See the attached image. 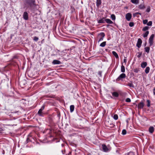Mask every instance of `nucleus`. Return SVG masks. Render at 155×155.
<instances>
[{
    "mask_svg": "<svg viewBox=\"0 0 155 155\" xmlns=\"http://www.w3.org/2000/svg\"><path fill=\"white\" fill-rule=\"evenodd\" d=\"M154 35L152 34L150 36L149 39V42L150 46H151L153 43Z\"/></svg>",
    "mask_w": 155,
    "mask_h": 155,
    "instance_id": "f257e3e1",
    "label": "nucleus"
},
{
    "mask_svg": "<svg viewBox=\"0 0 155 155\" xmlns=\"http://www.w3.org/2000/svg\"><path fill=\"white\" fill-rule=\"evenodd\" d=\"M142 43V41L140 38H139L136 45L138 48H140L141 47Z\"/></svg>",
    "mask_w": 155,
    "mask_h": 155,
    "instance_id": "f03ea898",
    "label": "nucleus"
},
{
    "mask_svg": "<svg viewBox=\"0 0 155 155\" xmlns=\"http://www.w3.org/2000/svg\"><path fill=\"white\" fill-rule=\"evenodd\" d=\"M105 36V34L104 33H101L99 35V37H100V38L99 39L98 41H102L103 38Z\"/></svg>",
    "mask_w": 155,
    "mask_h": 155,
    "instance_id": "7ed1b4c3",
    "label": "nucleus"
},
{
    "mask_svg": "<svg viewBox=\"0 0 155 155\" xmlns=\"http://www.w3.org/2000/svg\"><path fill=\"white\" fill-rule=\"evenodd\" d=\"M132 17L131 14L128 13H127L126 16V18L128 21L130 20Z\"/></svg>",
    "mask_w": 155,
    "mask_h": 155,
    "instance_id": "20e7f679",
    "label": "nucleus"
},
{
    "mask_svg": "<svg viewBox=\"0 0 155 155\" xmlns=\"http://www.w3.org/2000/svg\"><path fill=\"white\" fill-rule=\"evenodd\" d=\"M23 17L24 19L27 20L28 19V14L26 12H25L23 15Z\"/></svg>",
    "mask_w": 155,
    "mask_h": 155,
    "instance_id": "39448f33",
    "label": "nucleus"
},
{
    "mask_svg": "<svg viewBox=\"0 0 155 155\" xmlns=\"http://www.w3.org/2000/svg\"><path fill=\"white\" fill-rule=\"evenodd\" d=\"M125 77H126L125 74L124 73H122V74H121L117 78V79L119 80L120 79L124 78H125Z\"/></svg>",
    "mask_w": 155,
    "mask_h": 155,
    "instance_id": "423d86ee",
    "label": "nucleus"
},
{
    "mask_svg": "<svg viewBox=\"0 0 155 155\" xmlns=\"http://www.w3.org/2000/svg\"><path fill=\"white\" fill-rule=\"evenodd\" d=\"M44 106H43L41 107V108L39 110L38 114H39L40 116H42V111L44 110Z\"/></svg>",
    "mask_w": 155,
    "mask_h": 155,
    "instance_id": "0eeeda50",
    "label": "nucleus"
},
{
    "mask_svg": "<svg viewBox=\"0 0 155 155\" xmlns=\"http://www.w3.org/2000/svg\"><path fill=\"white\" fill-rule=\"evenodd\" d=\"M102 146L103 150L104 152H107L109 150L105 145L103 144L102 145Z\"/></svg>",
    "mask_w": 155,
    "mask_h": 155,
    "instance_id": "6e6552de",
    "label": "nucleus"
},
{
    "mask_svg": "<svg viewBox=\"0 0 155 155\" xmlns=\"http://www.w3.org/2000/svg\"><path fill=\"white\" fill-rule=\"evenodd\" d=\"M52 64H61V62L58 60H55L53 61Z\"/></svg>",
    "mask_w": 155,
    "mask_h": 155,
    "instance_id": "1a4fd4ad",
    "label": "nucleus"
},
{
    "mask_svg": "<svg viewBox=\"0 0 155 155\" xmlns=\"http://www.w3.org/2000/svg\"><path fill=\"white\" fill-rule=\"evenodd\" d=\"M144 105V104L143 103H140L138 105V107L140 109L142 108L143 107Z\"/></svg>",
    "mask_w": 155,
    "mask_h": 155,
    "instance_id": "9d476101",
    "label": "nucleus"
},
{
    "mask_svg": "<svg viewBox=\"0 0 155 155\" xmlns=\"http://www.w3.org/2000/svg\"><path fill=\"white\" fill-rule=\"evenodd\" d=\"M132 3L134 4H137L139 3V0H131Z\"/></svg>",
    "mask_w": 155,
    "mask_h": 155,
    "instance_id": "9b49d317",
    "label": "nucleus"
},
{
    "mask_svg": "<svg viewBox=\"0 0 155 155\" xmlns=\"http://www.w3.org/2000/svg\"><path fill=\"white\" fill-rule=\"evenodd\" d=\"M147 63L146 62H143L141 64V66L142 68H145L147 65Z\"/></svg>",
    "mask_w": 155,
    "mask_h": 155,
    "instance_id": "f8f14e48",
    "label": "nucleus"
},
{
    "mask_svg": "<svg viewBox=\"0 0 155 155\" xmlns=\"http://www.w3.org/2000/svg\"><path fill=\"white\" fill-rule=\"evenodd\" d=\"M105 21V19L104 18H103L99 20L98 21V22L99 23H104Z\"/></svg>",
    "mask_w": 155,
    "mask_h": 155,
    "instance_id": "ddd939ff",
    "label": "nucleus"
},
{
    "mask_svg": "<svg viewBox=\"0 0 155 155\" xmlns=\"http://www.w3.org/2000/svg\"><path fill=\"white\" fill-rule=\"evenodd\" d=\"M105 21L106 22L109 24H112L113 22L110 19H105Z\"/></svg>",
    "mask_w": 155,
    "mask_h": 155,
    "instance_id": "4468645a",
    "label": "nucleus"
},
{
    "mask_svg": "<svg viewBox=\"0 0 155 155\" xmlns=\"http://www.w3.org/2000/svg\"><path fill=\"white\" fill-rule=\"evenodd\" d=\"M112 95L115 97H117L118 96L119 94H118L116 92H114L112 93Z\"/></svg>",
    "mask_w": 155,
    "mask_h": 155,
    "instance_id": "2eb2a0df",
    "label": "nucleus"
},
{
    "mask_svg": "<svg viewBox=\"0 0 155 155\" xmlns=\"http://www.w3.org/2000/svg\"><path fill=\"white\" fill-rule=\"evenodd\" d=\"M149 131L151 133H152L154 131V128L153 127H150L149 128Z\"/></svg>",
    "mask_w": 155,
    "mask_h": 155,
    "instance_id": "dca6fc26",
    "label": "nucleus"
},
{
    "mask_svg": "<svg viewBox=\"0 0 155 155\" xmlns=\"http://www.w3.org/2000/svg\"><path fill=\"white\" fill-rule=\"evenodd\" d=\"M74 107L73 105H71L70 106V110L71 112H72L74 110Z\"/></svg>",
    "mask_w": 155,
    "mask_h": 155,
    "instance_id": "f3484780",
    "label": "nucleus"
},
{
    "mask_svg": "<svg viewBox=\"0 0 155 155\" xmlns=\"http://www.w3.org/2000/svg\"><path fill=\"white\" fill-rule=\"evenodd\" d=\"M145 51L147 53H148L149 52L150 48L149 47H145L144 48Z\"/></svg>",
    "mask_w": 155,
    "mask_h": 155,
    "instance_id": "a211bd4d",
    "label": "nucleus"
},
{
    "mask_svg": "<svg viewBox=\"0 0 155 155\" xmlns=\"http://www.w3.org/2000/svg\"><path fill=\"white\" fill-rule=\"evenodd\" d=\"M139 8L140 9H143L145 8L144 4H141L139 5Z\"/></svg>",
    "mask_w": 155,
    "mask_h": 155,
    "instance_id": "6ab92c4d",
    "label": "nucleus"
},
{
    "mask_svg": "<svg viewBox=\"0 0 155 155\" xmlns=\"http://www.w3.org/2000/svg\"><path fill=\"white\" fill-rule=\"evenodd\" d=\"M101 0H97V2H96V4L97 6H98L100 5H101Z\"/></svg>",
    "mask_w": 155,
    "mask_h": 155,
    "instance_id": "aec40b11",
    "label": "nucleus"
},
{
    "mask_svg": "<svg viewBox=\"0 0 155 155\" xmlns=\"http://www.w3.org/2000/svg\"><path fill=\"white\" fill-rule=\"evenodd\" d=\"M150 68L149 67H147L146 68L145 70V72L146 74H147L149 72Z\"/></svg>",
    "mask_w": 155,
    "mask_h": 155,
    "instance_id": "412c9836",
    "label": "nucleus"
},
{
    "mask_svg": "<svg viewBox=\"0 0 155 155\" xmlns=\"http://www.w3.org/2000/svg\"><path fill=\"white\" fill-rule=\"evenodd\" d=\"M121 71L122 72H124L125 71V67L123 65L121 66Z\"/></svg>",
    "mask_w": 155,
    "mask_h": 155,
    "instance_id": "4be33fe9",
    "label": "nucleus"
},
{
    "mask_svg": "<svg viewBox=\"0 0 155 155\" xmlns=\"http://www.w3.org/2000/svg\"><path fill=\"white\" fill-rule=\"evenodd\" d=\"M112 53L113 54L115 57L116 58H118V56L117 54L114 51H112Z\"/></svg>",
    "mask_w": 155,
    "mask_h": 155,
    "instance_id": "5701e85b",
    "label": "nucleus"
},
{
    "mask_svg": "<svg viewBox=\"0 0 155 155\" xmlns=\"http://www.w3.org/2000/svg\"><path fill=\"white\" fill-rule=\"evenodd\" d=\"M106 44V42L104 41L100 45V46L101 47H104Z\"/></svg>",
    "mask_w": 155,
    "mask_h": 155,
    "instance_id": "b1692460",
    "label": "nucleus"
},
{
    "mask_svg": "<svg viewBox=\"0 0 155 155\" xmlns=\"http://www.w3.org/2000/svg\"><path fill=\"white\" fill-rule=\"evenodd\" d=\"M149 32L148 31H147L143 35V36L144 38L147 37L148 35Z\"/></svg>",
    "mask_w": 155,
    "mask_h": 155,
    "instance_id": "393cba45",
    "label": "nucleus"
},
{
    "mask_svg": "<svg viewBox=\"0 0 155 155\" xmlns=\"http://www.w3.org/2000/svg\"><path fill=\"white\" fill-rule=\"evenodd\" d=\"M149 27H148L145 26L143 28L142 30L144 31L148 30L149 29Z\"/></svg>",
    "mask_w": 155,
    "mask_h": 155,
    "instance_id": "a878e982",
    "label": "nucleus"
},
{
    "mask_svg": "<svg viewBox=\"0 0 155 155\" xmlns=\"http://www.w3.org/2000/svg\"><path fill=\"white\" fill-rule=\"evenodd\" d=\"M113 118L115 120H117L118 118V116L117 114L114 115Z\"/></svg>",
    "mask_w": 155,
    "mask_h": 155,
    "instance_id": "bb28decb",
    "label": "nucleus"
},
{
    "mask_svg": "<svg viewBox=\"0 0 155 155\" xmlns=\"http://www.w3.org/2000/svg\"><path fill=\"white\" fill-rule=\"evenodd\" d=\"M111 18L113 20H114L115 19V16L114 15L112 14L111 15Z\"/></svg>",
    "mask_w": 155,
    "mask_h": 155,
    "instance_id": "cd10ccee",
    "label": "nucleus"
},
{
    "mask_svg": "<svg viewBox=\"0 0 155 155\" xmlns=\"http://www.w3.org/2000/svg\"><path fill=\"white\" fill-rule=\"evenodd\" d=\"M127 131L125 129H124L122 131V134L124 135L126 134Z\"/></svg>",
    "mask_w": 155,
    "mask_h": 155,
    "instance_id": "c85d7f7f",
    "label": "nucleus"
},
{
    "mask_svg": "<svg viewBox=\"0 0 155 155\" xmlns=\"http://www.w3.org/2000/svg\"><path fill=\"white\" fill-rule=\"evenodd\" d=\"M147 106L149 107L150 106V101L149 100H147Z\"/></svg>",
    "mask_w": 155,
    "mask_h": 155,
    "instance_id": "c756f323",
    "label": "nucleus"
},
{
    "mask_svg": "<svg viewBox=\"0 0 155 155\" xmlns=\"http://www.w3.org/2000/svg\"><path fill=\"white\" fill-rule=\"evenodd\" d=\"M152 22L151 21H149L148 23H147V25L148 26H151L152 25Z\"/></svg>",
    "mask_w": 155,
    "mask_h": 155,
    "instance_id": "7c9ffc66",
    "label": "nucleus"
},
{
    "mask_svg": "<svg viewBox=\"0 0 155 155\" xmlns=\"http://www.w3.org/2000/svg\"><path fill=\"white\" fill-rule=\"evenodd\" d=\"M128 85L130 87H134V86L132 83H129L128 84Z\"/></svg>",
    "mask_w": 155,
    "mask_h": 155,
    "instance_id": "2f4dec72",
    "label": "nucleus"
},
{
    "mask_svg": "<svg viewBox=\"0 0 155 155\" xmlns=\"http://www.w3.org/2000/svg\"><path fill=\"white\" fill-rule=\"evenodd\" d=\"M129 25L130 27H132L134 26V23L133 22H131L129 24Z\"/></svg>",
    "mask_w": 155,
    "mask_h": 155,
    "instance_id": "473e14b6",
    "label": "nucleus"
},
{
    "mask_svg": "<svg viewBox=\"0 0 155 155\" xmlns=\"http://www.w3.org/2000/svg\"><path fill=\"white\" fill-rule=\"evenodd\" d=\"M33 40L35 41H37L38 40V37L35 36L34 37Z\"/></svg>",
    "mask_w": 155,
    "mask_h": 155,
    "instance_id": "72a5a7b5",
    "label": "nucleus"
},
{
    "mask_svg": "<svg viewBox=\"0 0 155 155\" xmlns=\"http://www.w3.org/2000/svg\"><path fill=\"white\" fill-rule=\"evenodd\" d=\"M138 71L139 70L137 68H135L134 70V72L136 73H138Z\"/></svg>",
    "mask_w": 155,
    "mask_h": 155,
    "instance_id": "f704fd0d",
    "label": "nucleus"
},
{
    "mask_svg": "<svg viewBox=\"0 0 155 155\" xmlns=\"http://www.w3.org/2000/svg\"><path fill=\"white\" fill-rule=\"evenodd\" d=\"M126 101L127 102H130V99L129 98H127L126 100Z\"/></svg>",
    "mask_w": 155,
    "mask_h": 155,
    "instance_id": "c9c22d12",
    "label": "nucleus"
},
{
    "mask_svg": "<svg viewBox=\"0 0 155 155\" xmlns=\"http://www.w3.org/2000/svg\"><path fill=\"white\" fill-rule=\"evenodd\" d=\"M150 7H148L147 9H146V12H150Z\"/></svg>",
    "mask_w": 155,
    "mask_h": 155,
    "instance_id": "e433bc0d",
    "label": "nucleus"
},
{
    "mask_svg": "<svg viewBox=\"0 0 155 155\" xmlns=\"http://www.w3.org/2000/svg\"><path fill=\"white\" fill-rule=\"evenodd\" d=\"M148 22V21L147 20H144L143 21V23L144 24H146L147 22Z\"/></svg>",
    "mask_w": 155,
    "mask_h": 155,
    "instance_id": "4c0bfd02",
    "label": "nucleus"
},
{
    "mask_svg": "<svg viewBox=\"0 0 155 155\" xmlns=\"http://www.w3.org/2000/svg\"><path fill=\"white\" fill-rule=\"evenodd\" d=\"M123 62L124 63H125V64H126L127 62V59L126 58L124 59L123 60Z\"/></svg>",
    "mask_w": 155,
    "mask_h": 155,
    "instance_id": "58836bf2",
    "label": "nucleus"
},
{
    "mask_svg": "<svg viewBox=\"0 0 155 155\" xmlns=\"http://www.w3.org/2000/svg\"><path fill=\"white\" fill-rule=\"evenodd\" d=\"M98 74L100 76H101V71H99L98 72Z\"/></svg>",
    "mask_w": 155,
    "mask_h": 155,
    "instance_id": "ea45409f",
    "label": "nucleus"
},
{
    "mask_svg": "<svg viewBox=\"0 0 155 155\" xmlns=\"http://www.w3.org/2000/svg\"><path fill=\"white\" fill-rule=\"evenodd\" d=\"M153 93L154 94V95H155V87L154 88L153 90Z\"/></svg>",
    "mask_w": 155,
    "mask_h": 155,
    "instance_id": "a19ab883",
    "label": "nucleus"
},
{
    "mask_svg": "<svg viewBox=\"0 0 155 155\" xmlns=\"http://www.w3.org/2000/svg\"><path fill=\"white\" fill-rule=\"evenodd\" d=\"M133 154V153H130L129 154V155H130V154Z\"/></svg>",
    "mask_w": 155,
    "mask_h": 155,
    "instance_id": "79ce46f5",
    "label": "nucleus"
},
{
    "mask_svg": "<svg viewBox=\"0 0 155 155\" xmlns=\"http://www.w3.org/2000/svg\"><path fill=\"white\" fill-rule=\"evenodd\" d=\"M140 55H139V56H138V57H140Z\"/></svg>",
    "mask_w": 155,
    "mask_h": 155,
    "instance_id": "37998d69",
    "label": "nucleus"
},
{
    "mask_svg": "<svg viewBox=\"0 0 155 155\" xmlns=\"http://www.w3.org/2000/svg\"><path fill=\"white\" fill-rule=\"evenodd\" d=\"M15 124H11V125H12V126H13V125H14Z\"/></svg>",
    "mask_w": 155,
    "mask_h": 155,
    "instance_id": "c03bdc74",
    "label": "nucleus"
},
{
    "mask_svg": "<svg viewBox=\"0 0 155 155\" xmlns=\"http://www.w3.org/2000/svg\"><path fill=\"white\" fill-rule=\"evenodd\" d=\"M146 45V44L145 45V46Z\"/></svg>",
    "mask_w": 155,
    "mask_h": 155,
    "instance_id": "a18cd8bd",
    "label": "nucleus"
}]
</instances>
